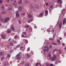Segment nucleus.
Returning <instances> with one entry per match:
<instances>
[{"instance_id":"52","label":"nucleus","mask_w":66,"mask_h":66,"mask_svg":"<svg viewBox=\"0 0 66 66\" xmlns=\"http://www.w3.org/2000/svg\"><path fill=\"white\" fill-rule=\"evenodd\" d=\"M23 47V46H21V47H20V49L21 50V49Z\"/></svg>"},{"instance_id":"39","label":"nucleus","mask_w":66,"mask_h":66,"mask_svg":"<svg viewBox=\"0 0 66 66\" xmlns=\"http://www.w3.org/2000/svg\"><path fill=\"white\" fill-rule=\"evenodd\" d=\"M24 63V62L23 61H22L21 62V63L22 64V65H23Z\"/></svg>"},{"instance_id":"45","label":"nucleus","mask_w":66,"mask_h":66,"mask_svg":"<svg viewBox=\"0 0 66 66\" xmlns=\"http://www.w3.org/2000/svg\"><path fill=\"white\" fill-rule=\"evenodd\" d=\"M25 41L26 42V43H28V40H25Z\"/></svg>"},{"instance_id":"13","label":"nucleus","mask_w":66,"mask_h":66,"mask_svg":"<svg viewBox=\"0 0 66 66\" xmlns=\"http://www.w3.org/2000/svg\"><path fill=\"white\" fill-rule=\"evenodd\" d=\"M18 10L19 11H21L22 10V7L21 6L19 7Z\"/></svg>"},{"instance_id":"16","label":"nucleus","mask_w":66,"mask_h":66,"mask_svg":"<svg viewBox=\"0 0 66 66\" xmlns=\"http://www.w3.org/2000/svg\"><path fill=\"white\" fill-rule=\"evenodd\" d=\"M25 46H24V47H22L21 48V51H23L24 50H25Z\"/></svg>"},{"instance_id":"22","label":"nucleus","mask_w":66,"mask_h":66,"mask_svg":"<svg viewBox=\"0 0 66 66\" xmlns=\"http://www.w3.org/2000/svg\"><path fill=\"white\" fill-rule=\"evenodd\" d=\"M26 14V13H21V15L22 16H24L25 15V14Z\"/></svg>"},{"instance_id":"28","label":"nucleus","mask_w":66,"mask_h":66,"mask_svg":"<svg viewBox=\"0 0 66 66\" xmlns=\"http://www.w3.org/2000/svg\"><path fill=\"white\" fill-rule=\"evenodd\" d=\"M7 32L8 33H11V30H10L9 29L8 30Z\"/></svg>"},{"instance_id":"8","label":"nucleus","mask_w":66,"mask_h":66,"mask_svg":"<svg viewBox=\"0 0 66 66\" xmlns=\"http://www.w3.org/2000/svg\"><path fill=\"white\" fill-rule=\"evenodd\" d=\"M11 30H12V31H15V29H14V26H13L12 25L11 27Z\"/></svg>"},{"instance_id":"46","label":"nucleus","mask_w":66,"mask_h":66,"mask_svg":"<svg viewBox=\"0 0 66 66\" xmlns=\"http://www.w3.org/2000/svg\"><path fill=\"white\" fill-rule=\"evenodd\" d=\"M22 37H23V38H24V37H25L24 35H22Z\"/></svg>"},{"instance_id":"29","label":"nucleus","mask_w":66,"mask_h":66,"mask_svg":"<svg viewBox=\"0 0 66 66\" xmlns=\"http://www.w3.org/2000/svg\"><path fill=\"white\" fill-rule=\"evenodd\" d=\"M22 33L23 34H24V35H26V34H27V33L25 31L23 32Z\"/></svg>"},{"instance_id":"44","label":"nucleus","mask_w":66,"mask_h":66,"mask_svg":"<svg viewBox=\"0 0 66 66\" xmlns=\"http://www.w3.org/2000/svg\"><path fill=\"white\" fill-rule=\"evenodd\" d=\"M29 50H30V47L28 48L27 50V51H29Z\"/></svg>"},{"instance_id":"21","label":"nucleus","mask_w":66,"mask_h":66,"mask_svg":"<svg viewBox=\"0 0 66 66\" xmlns=\"http://www.w3.org/2000/svg\"><path fill=\"white\" fill-rule=\"evenodd\" d=\"M29 27V26L28 24H26V25H25V28H28Z\"/></svg>"},{"instance_id":"37","label":"nucleus","mask_w":66,"mask_h":66,"mask_svg":"<svg viewBox=\"0 0 66 66\" xmlns=\"http://www.w3.org/2000/svg\"><path fill=\"white\" fill-rule=\"evenodd\" d=\"M48 57H49V58L50 59V58H51V55L50 54H48Z\"/></svg>"},{"instance_id":"38","label":"nucleus","mask_w":66,"mask_h":66,"mask_svg":"<svg viewBox=\"0 0 66 66\" xmlns=\"http://www.w3.org/2000/svg\"><path fill=\"white\" fill-rule=\"evenodd\" d=\"M51 9H53V5H52L50 7Z\"/></svg>"},{"instance_id":"40","label":"nucleus","mask_w":66,"mask_h":66,"mask_svg":"<svg viewBox=\"0 0 66 66\" xmlns=\"http://www.w3.org/2000/svg\"><path fill=\"white\" fill-rule=\"evenodd\" d=\"M20 47V44H18L16 46V47L17 48H18L19 47Z\"/></svg>"},{"instance_id":"31","label":"nucleus","mask_w":66,"mask_h":66,"mask_svg":"<svg viewBox=\"0 0 66 66\" xmlns=\"http://www.w3.org/2000/svg\"><path fill=\"white\" fill-rule=\"evenodd\" d=\"M26 54L27 55V57H28V58L30 57V56L29 55V54Z\"/></svg>"},{"instance_id":"53","label":"nucleus","mask_w":66,"mask_h":66,"mask_svg":"<svg viewBox=\"0 0 66 66\" xmlns=\"http://www.w3.org/2000/svg\"><path fill=\"white\" fill-rule=\"evenodd\" d=\"M31 54H33V52L32 51H31Z\"/></svg>"},{"instance_id":"5","label":"nucleus","mask_w":66,"mask_h":66,"mask_svg":"<svg viewBox=\"0 0 66 66\" xmlns=\"http://www.w3.org/2000/svg\"><path fill=\"white\" fill-rule=\"evenodd\" d=\"M66 18H64L63 22V24L64 25L65 24H66Z\"/></svg>"},{"instance_id":"24","label":"nucleus","mask_w":66,"mask_h":66,"mask_svg":"<svg viewBox=\"0 0 66 66\" xmlns=\"http://www.w3.org/2000/svg\"><path fill=\"white\" fill-rule=\"evenodd\" d=\"M2 13L3 14H6V12L5 11H3L2 12Z\"/></svg>"},{"instance_id":"7","label":"nucleus","mask_w":66,"mask_h":66,"mask_svg":"<svg viewBox=\"0 0 66 66\" xmlns=\"http://www.w3.org/2000/svg\"><path fill=\"white\" fill-rule=\"evenodd\" d=\"M44 49H46V51L47 52H48V50H49V47H48L47 46H46L44 47Z\"/></svg>"},{"instance_id":"56","label":"nucleus","mask_w":66,"mask_h":66,"mask_svg":"<svg viewBox=\"0 0 66 66\" xmlns=\"http://www.w3.org/2000/svg\"><path fill=\"white\" fill-rule=\"evenodd\" d=\"M2 2V0H0V3H1Z\"/></svg>"},{"instance_id":"20","label":"nucleus","mask_w":66,"mask_h":66,"mask_svg":"<svg viewBox=\"0 0 66 66\" xmlns=\"http://www.w3.org/2000/svg\"><path fill=\"white\" fill-rule=\"evenodd\" d=\"M1 9L2 10H4V6H2L1 7Z\"/></svg>"},{"instance_id":"61","label":"nucleus","mask_w":66,"mask_h":66,"mask_svg":"<svg viewBox=\"0 0 66 66\" xmlns=\"http://www.w3.org/2000/svg\"><path fill=\"white\" fill-rule=\"evenodd\" d=\"M64 36H66V33H64Z\"/></svg>"},{"instance_id":"43","label":"nucleus","mask_w":66,"mask_h":66,"mask_svg":"<svg viewBox=\"0 0 66 66\" xmlns=\"http://www.w3.org/2000/svg\"><path fill=\"white\" fill-rule=\"evenodd\" d=\"M49 65V63H47L46 64V66H48Z\"/></svg>"},{"instance_id":"62","label":"nucleus","mask_w":66,"mask_h":66,"mask_svg":"<svg viewBox=\"0 0 66 66\" xmlns=\"http://www.w3.org/2000/svg\"><path fill=\"white\" fill-rule=\"evenodd\" d=\"M31 8H34V6H33V7L31 6Z\"/></svg>"},{"instance_id":"12","label":"nucleus","mask_w":66,"mask_h":66,"mask_svg":"<svg viewBox=\"0 0 66 66\" xmlns=\"http://www.w3.org/2000/svg\"><path fill=\"white\" fill-rule=\"evenodd\" d=\"M28 18H31L32 17V15L31 14H29L28 15Z\"/></svg>"},{"instance_id":"3","label":"nucleus","mask_w":66,"mask_h":66,"mask_svg":"<svg viewBox=\"0 0 66 66\" xmlns=\"http://www.w3.org/2000/svg\"><path fill=\"white\" fill-rule=\"evenodd\" d=\"M18 13H19L18 11H16V17L17 18H18L19 17V14Z\"/></svg>"},{"instance_id":"18","label":"nucleus","mask_w":66,"mask_h":66,"mask_svg":"<svg viewBox=\"0 0 66 66\" xmlns=\"http://www.w3.org/2000/svg\"><path fill=\"white\" fill-rule=\"evenodd\" d=\"M6 65H8V63L7 62H5L4 63V65L6 66Z\"/></svg>"},{"instance_id":"50","label":"nucleus","mask_w":66,"mask_h":66,"mask_svg":"<svg viewBox=\"0 0 66 66\" xmlns=\"http://www.w3.org/2000/svg\"><path fill=\"white\" fill-rule=\"evenodd\" d=\"M59 51L60 54H61V50H59Z\"/></svg>"},{"instance_id":"55","label":"nucleus","mask_w":66,"mask_h":66,"mask_svg":"<svg viewBox=\"0 0 66 66\" xmlns=\"http://www.w3.org/2000/svg\"><path fill=\"white\" fill-rule=\"evenodd\" d=\"M11 45L12 46V45H13V44L12 43H11Z\"/></svg>"},{"instance_id":"11","label":"nucleus","mask_w":66,"mask_h":66,"mask_svg":"<svg viewBox=\"0 0 66 66\" xmlns=\"http://www.w3.org/2000/svg\"><path fill=\"white\" fill-rule=\"evenodd\" d=\"M48 11H46L45 12V16H47L48 15Z\"/></svg>"},{"instance_id":"54","label":"nucleus","mask_w":66,"mask_h":66,"mask_svg":"<svg viewBox=\"0 0 66 66\" xmlns=\"http://www.w3.org/2000/svg\"><path fill=\"white\" fill-rule=\"evenodd\" d=\"M52 46L51 45L50 46L49 48H52Z\"/></svg>"},{"instance_id":"1","label":"nucleus","mask_w":66,"mask_h":66,"mask_svg":"<svg viewBox=\"0 0 66 66\" xmlns=\"http://www.w3.org/2000/svg\"><path fill=\"white\" fill-rule=\"evenodd\" d=\"M9 19H10L9 18H6L2 19L1 21L3 22H7L9 20Z\"/></svg>"},{"instance_id":"6","label":"nucleus","mask_w":66,"mask_h":66,"mask_svg":"<svg viewBox=\"0 0 66 66\" xmlns=\"http://www.w3.org/2000/svg\"><path fill=\"white\" fill-rule=\"evenodd\" d=\"M65 9H63L61 11V14L63 15H65Z\"/></svg>"},{"instance_id":"10","label":"nucleus","mask_w":66,"mask_h":66,"mask_svg":"<svg viewBox=\"0 0 66 66\" xmlns=\"http://www.w3.org/2000/svg\"><path fill=\"white\" fill-rule=\"evenodd\" d=\"M43 13H41L39 15V16H38V17H42V16H43Z\"/></svg>"},{"instance_id":"15","label":"nucleus","mask_w":66,"mask_h":66,"mask_svg":"<svg viewBox=\"0 0 66 66\" xmlns=\"http://www.w3.org/2000/svg\"><path fill=\"white\" fill-rule=\"evenodd\" d=\"M57 2V3H59L62 4V1H61V0H58Z\"/></svg>"},{"instance_id":"14","label":"nucleus","mask_w":66,"mask_h":66,"mask_svg":"<svg viewBox=\"0 0 66 66\" xmlns=\"http://www.w3.org/2000/svg\"><path fill=\"white\" fill-rule=\"evenodd\" d=\"M62 23H60V24L59 25V28H60L61 29L62 28Z\"/></svg>"},{"instance_id":"17","label":"nucleus","mask_w":66,"mask_h":66,"mask_svg":"<svg viewBox=\"0 0 66 66\" xmlns=\"http://www.w3.org/2000/svg\"><path fill=\"white\" fill-rule=\"evenodd\" d=\"M33 21V20L31 19V20H30L28 21H27V22H28V23H30V22H31L32 21Z\"/></svg>"},{"instance_id":"42","label":"nucleus","mask_w":66,"mask_h":66,"mask_svg":"<svg viewBox=\"0 0 66 66\" xmlns=\"http://www.w3.org/2000/svg\"><path fill=\"white\" fill-rule=\"evenodd\" d=\"M55 34H54L53 36V38H55Z\"/></svg>"},{"instance_id":"4","label":"nucleus","mask_w":66,"mask_h":66,"mask_svg":"<svg viewBox=\"0 0 66 66\" xmlns=\"http://www.w3.org/2000/svg\"><path fill=\"white\" fill-rule=\"evenodd\" d=\"M55 59H56V56L55 55H54L53 57H52L51 58L52 61H54Z\"/></svg>"},{"instance_id":"2","label":"nucleus","mask_w":66,"mask_h":66,"mask_svg":"<svg viewBox=\"0 0 66 66\" xmlns=\"http://www.w3.org/2000/svg\"><path fill=\"white\" fill-rule=\"evenodd\" d=\"M16 58L17 60H19L21 59L22 57H21V56L20 54H18L16 55Z\"/></svg>"},{"instance_id":"36","label":"nucleus","mask_w":66,"mask_h":66,"mask_svg":"<svg viewBox=\"0 0 66 66\" xmlns=\"http://www.w3.org/2000/svg\"><path fill=\"white\" fill-rule=\"evenodd\" d=\"M18 22L19 24H20L21 23V22L20 21V20H19L18 21Z\"/></svg>"},{"instance_id":"34","label":"nucleus","mask_w":66,"mask_h":66,"mask_svg":"<svg viewBox=\"0 0 66 66\" xmlns=\"http://www.w3.org/2000/svg\"><path fill=\"white\" fill-rule=\"evenodd\" d=\"M45 5L46 6H48V5H49V3H45Z\"/></svg>"},{"instance_id":"26","label":"nucleus","mask_w":66,"mask_h":66,"mask_svg":"<svg viewBox=\"0 0 66 66\" xmlns=\"http://www.w3.org/2000/svg\"><path fill=\"white\" fill-rule=\"evenodd\" d=\"M58 51V50H57V49H55L53 51V52H55V51Z\"/></svg>"},{"instance_id":"60","label":"nucleus","mask_w":66,"mask_h":66,"mask_svg":"<svg viewBox=\"0 0 66 66\" xmlns=\"http://www.w3.org/2000/svg\"><path fill=\"white\" fill-rule=\"evenodd\" d=\"M1 19H2V17L1 16H0V20H1Z\"/></svg>"},{"instance_id":"41","label":"nucleus","mask_w":66,"mask_h":66,"mask_svg":"<svg viewBox=\"0 0 66 66\" xmlns=\"http://www.w3.org/2000/svg\"><path fill=\"white\" fill-rule=\"evenodd\" d=\"M4 59V57H3L1 58V60H3Z\"/></svg>"},{"instance_id":"57","label":"nucleus","mask_w":66,"mask_h":66,"mask_svg":"<svg viewBox=\"0 0 66 66\" xmlns=\"http://www.w3.org/2000/svg\"><path fill=\"white\" fill-rule=\"evenodd\" d=\"M47 32H50V30H48V29L47 30Z\"/></svg>"},{"instance_id":"32","label":"nucleus","mask_w":66,"mask_h":66,"mask_svg":"<svg viewBox=\"0 0 66 66\" xmlns=\"http://www.w3.org/2000/svg\"><path fill=\"white\" fill-rule=\"evenodd\" d=\"M40 64V63H36V66H37V65H39Z\"/></svg>"},{"instance_id":"19","label":"nucleus","mask_w":66,"mask_h":66,"mask_svg":"<svg viewBox=\"0 0 66 66\" xmlns=\"http://www.w3.org/2000/svg\"><path fill=\"white\" fill-rule=\"evenodd\" d=\"M53 40V39L52 38H50L49 39V40H50V41H52Z\"/></svg>"},{"instance_id":"58","label":"nucleus","mask_w":66,"mask_h":66,"mask_svg":"<svg viewBox=\"0 0 66 66\" xmlns=\"http://www.w3.org/2000/svg\"><path fill=\"white\" fill-rule=\"evenodd\" d=\"M25 2L26 3H28V2L27 1H25Z\"/></svg>"},{"instance_id":"27","label":"nucleus","mask_w":66,"mask_h":66,"mask_svg":"<svg viewBox=\"0 0 66 66\" xmlns=\"http://www.w3.org/2000/svg\"><path fill=\"white\" fill-rule=\"evenodd\" d=\"M8 10H12V8L11 7H9L8 8Z\"/></svg>"},{"instance_id":"59","label":"nucleus","mask_w":66,"mask_h":66,"mask_svg":"<svg viewBox=\"0 0 66 66\" xmlns=\"http://www.w3.org/2000/svg\"><path fill=\"white\" fill-rule=\"evenodd\" d=\"M53 44L54 45H56V43H53Z\"/></svg>"},{"instance_id":"25","label":"nucleus","mask_w":66,"mask_h":66,"mask_svg":"<svg viewBox=\"0 0 66 66\" xmlns=\"http://www.w3.org/2000/svg\"><path fill=\"white\" fill-rule=\"evenodd\" d=\"M57 42H58V44H61V41L60 40H57Z\"/></svg>"},{"instance_id":"23","label":"nucleus","mask_w":66,"mask_h":66,"mask_svg":"<svg viewBox=\"0 0 66 66\" xmlns=\"http://www.w3.org/2000/svg\"><path fill=\"white\" fill-rule=\"evenodd\" d=\"M22 1H18V4H21V2Z\"/></svg>"},{"instance_id":"30","label":"nucleus","mask_w":66,"mask_h":66,"mask_svg":"<svg viewBox=\"0 0 66 66\" xmlns=\"http://www.w3.org/2000/svg\"><path fill=\"white\" fill-rule=\"evenodd\" d=\"M0 55H3V53L2 52H1L0 53Z\"/></svg>"},{"instance_id":"33","label":"nucleus","mask_w":66,"mask_h":66,"mask_svg":"<svg viewBox=\"0 0 66 66\" xmlns=\"http://www.w3.org/2000/svg\"><path fill=\"white\" fill-rule=\"evenodd\" d=\"M19 37H18V36H15L14 38L15 39H16V38H18Z\"/></svg>"},{"instance_id":"9","label":"nucleus","mask_w":66,"mask_h":66,"mask_svg":"<svg viewBox=\"0 0 66 66\" xmlns=\"http://www.w3.org/2000/svg\"><path fill=\"white\" fill-rule=\"evenodd\" d=\"M5 38V35L3 34L2 35V39H4Z\"/></svg>"},{"instance_id":"48","label":"nucleus","mask_w":66,"mask_h":66,"mask_svg":"<svg viewBox=\"0 0 66 66\" xmlns=\"http://www.w3.org/2000/svg\"><path fill=\"white\" fill-rule=\"evenodd\" d=\"M46 49H44L43 50V51H44V52H46Z\"/></svg>"},{"instance_id":"63","label":"nucleus","mask_w":66,"mask_h":66,"mask_svg":"<svg viewBox=\"0 0 66 66\" xmlns=\"http://www.w3.org/2000/svg\"><path fill=\"white\" fill-rule=\"evenodd\" d=\"M7 0V2H10V1L9 0Z\"/></svg>"},{"instance_id":"35","label":"nucleus","mask_w":66,"mask_h":66,"mask_svg":"<svg viewBox=\"0 0 66 66\" xmlns=\"http://www.w3.org/2000/svg\"><path fill=\"white\" fill-rule=\"evenodd\" d=\"M13 50H12V49L11 48L10 49V52L11 53H12V52H13Z\"/></svg>"},{"instance_id":"64","label":"nucleus","mask_w":66,"mask_h":66,"mask_svg":"<svg viewBox=\"0 0 66 66\" xmlns=\"http://www.w3.org/2000/svg\"><path fill=\"white\" fill-rule=\"evenodd\" d=\"M61 61H59L58 62V63H61Z\"/></svg>"},{"instance_id":"51","label":"nucleus","mask_w":66,"mask_h":66,"mask_svg":"<svg viewBox=\"0 0 66 66\" xmlns=\"http://www.w3.org/2000/svg\"><path fill=\"white\" fill-rule=\"evenodd\" d=\"M50 66H53V64H51L50 65Z\"/></svg>"},{"instance_id":"49","label":"nucleus","mask_w":66,"mask_h":66,"mask_svg":"<svg viewBox=\"0 0 66 66\" xmlns=\"http://www.w3.org/2000/svg\"><path fill=\"white\" fill-rule=\"evenodd\" d=\"M62 5L61 4L60 5V6H59V7H62Z\"/></svg>"},{"instance_id":"47","label":"nucleus","mask_w":66,"mask_h":66,"mask_svg":"<svg viewBox=\"0 0 66 66\" xmlns=\"http://www.w3.org/2000/svg\"><path fill=\"white\" fill-rule=\"evenodd\" d=\"M7 57H9H9H10V55H7Z\"/></svg>"}]
</instances>
